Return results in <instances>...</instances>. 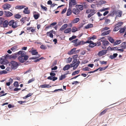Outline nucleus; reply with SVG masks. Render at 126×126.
<instances>
[{
    "label": "nucleus",
    "instance_id": "nucleus-47",
    "mask_svg": "<svg viewBox=\"0 0 126 126\" xmlns=\"http://www.w3.org/2000/svg\"><path fill=\"white\" fill-rule=\"evenodd\" d=\"M96 13V12H92L91 13L89 14H88V15L87 17L88 18H90L94 14Z\"/></svg>",
    "mask_w": 126,
    "mask_h": 126
},
{
    "label": "nucleus",
    "instance_id": "nucleus-16",
    "mask_svg": "<svg viewBox=\"0 0 126 126\" xmlns=\"http://www.w3.org/2000/svg\"><path fill=\"white\" fill-rule=\"evenodd\" d=\"M68 25L67 24H65L62 26L60 28L59 31H63V30L65 29L67 27Z\"/></svg>",
    "mask_w": 126,
    "mask_h": 126
},
{
    "label": "nucleus",
    "instance_id": "nucleus-17",
    "mask_svg": "<svg viewBox=\"0 0 126 126\" xmlns=\"http://www.w3.org/2000/svg\"><path fill=\"white\" fill-rule=\"evenodd\" d=\"M3 26H1V27H3V28H6L8 27V24L9 25L8 22L7 20H5L4 22H3Z\"/></svg>",
    "mask_w": 126,
    "mask_h": 126
},
{
    "label": "nucleus",
    "instance_id": "nucleus-31",
    "mask_svg": "<svg viewBox=\"0 0 126 126\" xmlns=\"http://www.w3.org/2000/svg\"><path fill=\"white\" fill-rule=\"evenodd\" d=\"M78 40V39H76L74 40L71 41V43H73L75 44L74 45V46L76 47H77V44H78L77 41Z\"/></svg>",
    "mask_w": 126,
    "mask_h": 126
},
{
    "label": "nucleus",
    "instance_id": "nucleus-44",
    "mask_svg": "<svg viewBox=\"0 0 126 126\" xmlns=\"http://www.w3.org/2000/svg\"><path fill=\"white\" fill-rule=\"evenodd\" d=\"M109 9L110 8L109 7H107L105 8H103L102 9L100 10L99 11L101 12H103L105 11L109 10Z\"/></svg>",
    "mask_w": 126,
    "mask_h": 126
},
{
    "label": "nucleus",
    "instance_id": "nucleus-43",
    "mask_svg": "<svg viewBox=\"0 0 126 126\" xmlns=\"http://www.w3.org/2000/svg\"><path fill=\"white\" fill-rule=\"evenodd\" d=\"M8 73L5 70H3L0 71V75H1L2 74H7Z\"/></svg>",
    "mask_w": 126,
    "mask_h": 126
},
{
    "label": "nucleus",
    "instance_id": "nucleus-53",
    "mask_svg": "<svg viewBox=\"0 0 126 126\" xmlns=\"http://www.w3.org/2000/svg\"><path fill=\"white\" fill-rule=\"evenodd\" d=\"M110 20L109 19H107L105 20L104 24H108L109 23H110Z\"/></svg>",
    "mask_w": 126,
    "mask_h": 126
},
{
    "label": "nucleus",
    "instance_id": "nucleus-35",
    "mask_svg": "<svg viewBox=\"0 0 126 126\" xmlns=\"http://www.w3.org/2000/svg\"><path fill=\"white\" fill-rule=\"evenodd\" d=\"M78 31L77 28L75 27H73L71 29V31L73 33H75Z\"/></svg>",
    "mask_w": 126,
    "mask_h": 126
},
{
    "label": "nucleus",
    "instance_id": "nucleus-12",
    "mask_svg": "<svg viewBox=\"0 0 126 126\" xmlns=\"http://www.w3.org/2000/svg\"><path fill=\"white\" fill-rule=\"evenodd\" d=\"M72 11V12L75 15H78L80 12V10L78 8H73Z\"/></svg>",
    "mask_w": 126,
    "mask_h": 126
},
{
    "label": "nucleus",
    "instance_id": "nucleus-13",
    "mask_svg": "<svg viewBox=\"0 0 126 126\" xmlns=\"http://www.w3.org/2000/svg\"><path fill=\"white\" fill-rule=\"evenodd\" d=\"M78 54L74 55L72 56V58L73 59V60L72 62V63H76L78 59L77 58L78 57Z\"/></svg>",
    "mask_w": 126,
    "mask_h": 126
},
{
    "label": "nucleus",
    "instance_id": "nucleus-26",
    "mask_svg": "<svg viewBox=\"0 0 126 126\" xmlns=\"http://www.w3.org/2000/svg\"><path fill=\"white\" fill-rule=\"evenodd\" d=\"M122 42V41L120 40H116L115 42H114L113 45L114 46L118 45L120 44Z\"/></svg>",
    "mask_w": 126,
    "mask_h": 126
},
{
    "label": "nucleus",
    "instance_id": "nucleus-30",
    "mask_svg": "<svg viewBox=\"0 0 126 126\" xmlns=\"http://www.w3.org/2000/svg\"><path fill=\"white\" fill-rule=\"evenodd\" d=\"M108 39L109 42L111 43H114V39L111 36H108Z\"/></svg>",
    "mask_w": 126,
    "mask_h": 126
},
{
    "label": "nucleus",
    "instance_id": "nucleus-27",
    "mask_svg": "<svg viewBox=\"0 0 126 126\" xmlns=\"http://www.w3.org/2000/svg\"><path fill=\"white\" fill-rule=\"evenodd\" d=\"M71 28H68L66 29L64 31V33H69L71 34L70 32L71 31Z\"/></svg>",
    "mask_w": 126,
    "mask_h": 126
},
{
    "label": "nucleus",
    "instance_id": "nucleus-7",
    "mask_svg": "<svg viewBox=\"0 0 126 126\" xmlns=\"http://www.w3.org/2000/svg\"><path fill=\"white\" fill-rule=\"evenodd\" d=\"M57 71H51V72L50 73V76H48L47 78V79H51L52 77L55 76L56 75V74L54 72H56Z\"/></svg>",
    "mask_w": 126,
    "mask_h": 126
},
{
    "label": "nucleus",
    "instance_id": "nucleus-37",
    "mask_svg": "<svg viewBox=\"0 0 126 126\" xmlns=\"http://www.w3.org/2000/svg\"><path fill=\"white\" fill-rule=\"evenodd\" d=\"M108 109H105L103 110L101 112L100 114H99V116H101L104 114H105L106 112V111Z\"/></svg>",
    "mask_w": 126,
    "mask_h": 126
},
{
    "label": "nucleus",
    "instance_id": "nucleus-59",
    "mask_svg": "<svg viewBox=\"0 0 126 126\" xmlns=\"http://www.w3.org/2000/svg\"><path fill=\"white\" fill-rule=\"evenodd\" d=\"M123 44L122 45L123 46V49H126V42H124L122 43Z\"/></svg>",
    "mask_w": 126,
    "mask_h": 126
},
{
    "label": "nucleus",
    "instance_id": "nucleus-1",
    "mask_svg": "<svg viewBox=\"0 0 126 126\" xmlns=\"http://www.w3.org/2000/svg\"><path fill=\"white\" fill-rule=\"evenodd\" d=\"M26 52L22 50H20L18 52L12 54L13 59H16L18 56L20 55L17 58V59L19 63H24L29 58V56L26 54Z\"/></svg>",
    "mask_w": 126,
    "mask_h": 126
},
{
    "label": "nucleus",
    "instance_id": "nucleus-41",
    "mask_svg": "<svg viewBox=\"0 0 126 126\" xmlns=\"http://www.w3.org/2000/svg\"><path fill=\"white\" fill-rule=\"evenodd\" d=\"M66 76L64 75V74L63 75H62L59 78V80H62L64 79H65Z\"/></svg>",
    "mask_w": 126,
    "mask_h": 126
},
{
    "label": "nucleus",
    "instance_id": "nucleus-21",
    "mask_svg": "<svg viewBox=\"0 0 126 126\" xmlns=\"http://www.w3.org/2000/svg\"><path fill=\"white\" fill-rule=\"evenodd\" d=\"M72 8L69 7V8L67 10L66 13V16H70L72 14V11L71 10Z\"/></svg>",
    "mask_w": 126,
    "mask_h": 126
},
{
    "label": "nucleus",
    "instance_id": "nucleus-23",
    "mask_svg": "<svg viewBox=\"0 0 126 126\" xmlns=\"http://www.w3.org/2000/svg\"><path fill=\"white\" fill-rule=\"evenodd\" d=\"M118 54L117 53H113V55H110L109 57V58L111 59H113L115 58L118 56Z\"/></svg>",
    "mask_w": 126,
    "mask_h": 126
},
{
    "label": "nucleus",
    "instance_id": "nucleus-58",
    "mask_svg": "<svg viewBox=\"0 0 126 126\" xmlns=\"http://www.w3.org/2000/svg\"><path fill=\"white\" fill-rule=\"evenodd\" d=\"M119 12H118L119 15H117L119 17H121L122 16V12L121 11L118 10Z\"/></svg>",
    "mask_w": 126,
    "mask_h": 126
},
{
    "label": "nucleus",
    "instance_id": "nucleus-49",
    "mask_svg": "<svg viewBox=\"0 0 126 126\" xmlns=\"http://www.w3.org/2000/svg\"><path fill=\"white\" fill-rule=\"evenodd\" d=\"M123 24V22L121 21H120L118 22L117 24H116L115 26H116L117 25L119 27H121V26Z\"/></svg>",
    "mask_w": 126,
    "mask_h": 126
},
{
    "label": "nucleus",
    "instance_id": "nucleus-42",
    "mask_svg": "<svg viewBox=\"0 0 126 126\" xmlns=\"http://www.w3.org/2000/svg\"><path fill=\"white\" fill-rule=\"evenodd\" d=\"M80 70H76L72 73V76L75 75L76 74H78Z\"/></svg>",
    "mask_w": 126,
    "mask_h": 126
},
{
    "label": "nucleus",
    "instance_id": "nucleus-52",
    "mask_svg": "<svg viewBox=\"0 0 126 126\" xmlns=\"http://www.w3.org/2000/svg\"><path fill=\"white\" fill-rule=\"evenodd\" d=\"M100 63L101 64H106L107 63V62L104 61H100Z\"/></svg>",
    "mask_w": 126,
    "mask_h": 126
},
{
    "label": "nucleus",
    "instance_id": "nucleus-46",
    "mask_svg": "<svg viewBox=\"0 0 126 126\" xmlns=\"http://www.w3.org/2000/svg\"><path fill=\"white\" fill-rule=\"evenodd\" d=\"M91 69L88 67H86L82 69V70L84 71H89Z\"/></svg>",
    "mask_w": 126,
    "mask_h": 126
},
{
    "label": "nucleus",
    "instance_id": "nucleus-19",
    "mask_svg": "<svg viewBox=\"0 0 126 126\" xmlns=\"http://www.w3.org/2000/svg\"><path fill=\"white\" fill-rule=\"evenodd\" d=\"M40 87L42 88H49L51 87V86H50L48 84H44L41 85L40 86Z\"/></svg>",
    "mask_w": 126,
    "mask_h": 126
},
{
    "label": "nucleus",
    "instance_id": "nucleus-36",
    "mask_svg": "<svg viewBox=\"0 0 126 126\" xmlns=\"http://www.w3.org/2000/svg\"><path fill=\"white\" fill-rule=\"evenodd\" d=\"M69 66L68 64L65 65L63 67V69L64 71H65L66 70H68L69 69Z\"/></svg>",
    "mask_w": 126,
    "mask_h": 126
},
{
    "label": "nucleus",
    "instance_id": "nucleus-18",
    "mask_svg": "<svg viewBox=\"0 0 126 126\" xmlns=\"http://www.w3.org/2000/svg\"><path fill=\"white\" fill-rule=\"evenodd\" d=\"M28 8L27 7L24 8V10L23 11V12L25 14H29L30 13V10H28Z\"/></svg>",
    "mask_w": 126,
    "mask_h": 126
},
{
    "label": "nucleus",
    "instance_id": "nucleus-51",
    "mask_svg": "<svg viewBox=\"0 0 126 126\" xmlns=\"http://www.w3.org/2000/svg\"><path fill=\"white\" fill-rule=\"evenodd\" d=\"M67 61H66V63H70L72 61V58L69 57L67 58Z\"/></svg>",
    "mask_w": 126,
    "mask_h": 126
},
{
    "label": "nucleus",
    "instance_id": "nucleus-6",
    "mask_svg": "<svg viewBox=\"0 0 126 126\" xmlns=\"http://www.w3.org/2000/svg\"><path fill=\"white\" fill-rule=\"evenodd\" d=\"M107 53V50L105 49L103 50L99 51L97 55L100 57L106 54Z\"/></svg>",
    "mask_w": 126,
    "mask_h": 126
},
{
    "label": "nucleus",
    "instance_id": "nucleus-8",
    "mask_svg": "<svg viewBox=\"0 0 126 126\" xmlns=\"http://www.w3.org/2000/svg\"><path fill=\"white\" fill-rule=\"evenodd\" d=\"M4 14L6 17H10L13 15V14L10 11H4Z\"/></svg>",
    "mask_w": 126,
    "mask_h": 126
},
{
    "label": "nucleus",
    "instance_id": "nucleus-4",
    "mask_svg": "<svg viewBox=\"0 0 126 126\" xmlns=\"http://www.w3.org/2000/svg\"><path fill=\"white\" fill-rule=\"evenodd\" d=\"M0 63L1 64H3L4 65H6L9 62L6 58H4L3 59L2 58H0Z\"/></svg>",
    "mask_w": 126,
    "mask_h": 126
},
{
    "label": "nucleus",
    "instance_id": "nucleus-34",
    "mask_svg": "<svg viewBox=\"0 0 126 126\" xmlns=\"http://www.w3.org/2000/svg\"><path fill=\"white\" fill-rule=\"evenodd\" d=\"M96 37L95 35H93L92 36L88 37L87 39L88 40H94V39H96Z\"/></svg>",
    "mask_w": 126,
    "mask_h": 126
},
{
    "label": "nucleus",
    "instance_id": "nucleus-24",
    "mask_svg": "<svg viewBox=\"0 0 126 126\" xmlns=\"http://www.w3.org/2000/svg\"><path fill=\"white\" fill-rule=\"evenodd\" d=\"M111 30H107L106 31H105L102 33L101 35L102 36H104L107 35L108 34H109Z\"/></svg>",
    "mask_w": 126,
    "mask_h": 126
},
{
    "label": "nucleus",
    "instance_id": "nucleus-2",
    "mask_svg": "<svg viewBox=\"0 0 126 126\" xmlns=\"http://www.w3.org/2000/svg\"><path fill=\"white\" fill-rule=\"evenodd\" d=\"M20 63L17 62L15 61H11L10 63L11 64V68L12 69H16L20 65Z\"/></svg>",
    "mask_w": 126,
    "mask_h": 126
},
{
    "label": "nucleus",
    "instance_id": "nucleus-22",
    "mask_svg": "<svg viewBox=\"0 0 126 126\" xmlns=\"http://www.w3.org/2000/svg\"><path fill=\"white\" fill-rule=\"evenodd\" d=\"M26 6L24 5H17L15 7L16 9L18 10H21L25 8Z\"/></svg>",
    "mask_w": 126,
    "mask_h": 126
},
{
    "label": "nucleus",
    "instance_id": "nucleus-20",
    "mask_svg": "<svg viewBox=\"0 0 126 126\" xmlns=\"http://www.w3.org/2000/svg\"><path fill=\"white\" fill-rule=\"evenodd\" d=\"M96 45L97 44L96 43H94L92 41L91 43L89 45L88 47H90L93 48L96 46Z\"/></svg>",
    "mask_w": 126,
    "mask_h": 126
},
{
    "label": "nucleus",
    "instance_id": "nucleus-5",
    "mask_svg": "<svg viewBox=\"0 0 126 126\" xmlns=\"http://www.w3.org/2000/svg\"><path fill=\"white\" fill-rule=\"evenodd\" d=\"M77 1L76 0H69V7L72 8L73 6L76 5Z\"/></svg>",
    "mask_w": 126,
    "mask_h": 126
},
{
    "label": "nucleus",
    "instance_id": "nucleus-33",
    "mask_svg": "<svg viewBox=\"0 0 126 126\" xmlns=\"http://www.w3.org/2000/svg\"><path fill=\"white\" fill-rule=\"evenodd\" d=\"M126 26H124L123 28H121L119 31L120 33H124L126 30Z\"/></svg>",
    "mask_w": 126,
    "mask_h": 126
},
{
    "label": "nucleus",
    "instance_id": "nucleus-38",
    "mask_svg": "<svg viewBox=\"0 0 126 126\" xmlns=\"http://www.w3.org/2000/svg\"><path fill=\"white\" fill-rule=\"evenodd\" d=\"M84 45V41L83 40H81L78 42L77 44V47L81 45Z\"/></svg>",
    "mask_w": 126,
    "mask_h": 126
},
{
    "label": "nucleus",
    "instance_id": "nucleus-29",
    "mask_svg": "<svg viewBox=\"0 0 126 126\" xmlns=\"http://www.w3.org/2000/svg\"><path fill=\"white\" fill-rule=\"evenodd\" d=\"M93 24L90 23L85 26L84 28L85 29H87L92 27H93Z\"/></svg>",
    "mask_w": 126,
    "mask_h": 126
},
{
    "label": "nucleus",
    "instance_id": "nucleus-64",
    "mask_svg": "<svg viewBox=\"0 0 126 126\" xmlns=\"http://www.w3.org/2000/svg\"><path fill=\"white\" fill-rule=\"evenodd\" d=\"M67 10V8L66 7L64 9H63L61 12V14H63L65 13Z\"/></svg>",
    "mask_w": 126,
    "mask_h": 126
},
{
    "label": "nucleus",
    "instance_id": "nucleus-61",
    "mask_svg": "<svg viewBox=\"0 0 126 126\" xmlns=\"http://www.w3.org/2000/svg\"><path fill=\"white\" fill-rule=\"evenodd\" d=\"M58 68V67L57 66H54L53 67H52L51 68V71L55 70H56Z\"/></svg>",
    "mask_w": 126,
    "mask_h": 126
},
{
    "label": "nucleus",
    "instance_id": "nucleus-57",
    "mask_svg": "<svg viewBox=\"0 0 126 126\" xmlns=\"http://www.w3.org/2000/svg\"><path fill=\"white\" fill-rule=\"evenodd\" d=\"M40 48L43 49H47V48L46 46H44V45H41L40 47Z\"/></svg>",
    "mask_w": 126,
    "mask_h": 126
},
{
    "label": "nucleus",
    "instance_id": "nucleus-62",
    "mask_svg": "<svg viewBox=\"0 0 126 126\" xmlns=\"http://www.w3.org/2000/svg\"><path fill=\"white\" fill-rule=\"evenodd\" d=\"M57 61L56 60H55L54 61L53 63L51 66V67H52L55 65H56L57 64Z\"/></svg>",
    "mask_w": 126,
    "mask_h": 126
},
{
    "label": "nucleus",
    "instance_id": "nucleus-11",
    "mask_svg": "<svg viewBox=\"0 0 126 126\" xmlns=\"http://www.w3.org/2000/svg\"><path fill=\"white\" fill-rule=\"evenodd\" d=\"M29 52L31 53L32 55H37L38 52L37 51L36 49H34L33 48H32L31 50L29 51Z\"/></svg>",
    "mask_w": 126,
    "mask_h": 126
},
{
    "label": "nucleus",
    "instance_id": "nucleus-63",
    "mask_svg": "<svg viewBox=\"0 0 126 126\" xmlns=\"http://www.w3.org/2000/svg\"><path fill=\"white\" fill-rule=\"evenodd\" d=\"M92 41L91 40H88L87 41H86L85 42L84 41V44H90V43H91L92 42Z\"/></svg>",
    "mask_w": 126,
    "mask_h": 126
},
{
    "label": "nucleus",
    "instance_id": "nucleus-54",
    "mask_svg": "<svg viewBox=\"0 0 126 126\" xmlns=\"http://www.w3.org/2000/svg\"><path fill=\"white\" fill-rule=\"evenodd\" d=\"M63 90L62 89H56L54 90L53 91L50 92H57L58 91H63Z\"/></svg>",
    "mask_w": 126,
    "mask_h": 126
},
{
    "label": "nucleus",
    "instance_id": "nucleus-25",
    "mask_svg": "<svg viewBox=\"0 0 126 126\" xmlns=\"http://www.w3.org/2000/svg\"><path fill=\"white\" fill-rule=\"evenodd\" d=\"M76 8H79V9L80 11H82L83 9V5H81L77 4L76 6Z\"/></svg>",
    "mask_w": 126,
    "mask_h": 126
},
{
    "label": "nucleus",
    "instance_id": "nucleus-55",
    "mask_svg": "<svg viewBox=\"0 0 126 126\" xmlns=\"http://www.w3.org/2000/svg\"><path fill=\"white\" fill-rule=\"evenodd\" d=\"M58 79V78L57 77H56L55 76L54 77H52L51 79H50L49 80H52L53 81H54L55 80H57Z\"/></svg>",
    "mask_w": 126,
    "mask_h": 126
},
{
    "label": "nucleus",
    "instance_id": "nucleus-9",
    "mask_svg": "<svg viewBox=\"0 0 126 126\" xmlns=\"http://www.w3.org/2000/svg\"><path fill=\"white\" fill-rule=\"evenodd\" d=\"M33 14V16L35 20L37 19L40 17V14L36 11H34Z\"/></svg>",
    "mask_w": 126,
    "mask_h": 126
},
{
    "label": "nucleus",
    "instance_id": "nucleus-10",
    "mask_svg": "<svg viewBox=\"0 0 126 126\" xmlns=\"http://www.w3.org/2000/svg\"><path fill=\"white\" fill-rule=\"evenodd\" d=\"M11 7V5L8 3H6L2 6V8L4 10L9 9Z\"/></svg>",
    "mask_w": 126,
    "mask_h": 126
},
{
    "label": "nucleus",
    "instance_id": "nucleus-39",
    "mask_svg": "<svg viewBox=\"0 0 126 126\" xmlns=\"http://www.w3.org/2000/svg\"><path fill=\"white\" fill-rule=\"evenodd\" d=\"M21 17V15L18 14H16L14 16L15 18L17 19H19Z\"/></svg>",
    "mask_w": 126,
    "mask_h": 126
},
{
    "label": "nucleus",
    "instance_id": "nucleus-50",
    "mask_svg": "<svg viewBox=\"0 0 126 126\" xmlns=\"http://www.w3.org/2000/svg\"><path fill=\"white\" fill-rule=\"evenodd\" d=\"M120 29L119 27L118 26L115 27L113 29L114 32H116L118 31Z\"/></svg>",
    "mask_w": 126,
    "mask_h": 126
},
{
    "label": "nucleus",
    "instance_id": "nucleus-32",
    "mask_svg": "<svg viewBox=\"0 0 126 126\" xmlns=\"http://www.w3.org/2000/svg\"><path fill=\"white\" fill-rule=\"evenodd\" d=\"M80 20V19L79 18H76L72 20L71 22L72 23L74 24L77 23Z\"/></svg>",
    "mask_w": 126,
    "mask_h": 126
},
{
    "label": "nucleus",
    "instance_id": "nucleus-3",
    "mask_svg": "<svg viewBox=\"0 0 126 126\" xmlns=\"http://www.w3.org/2000/svg\"><path fill=\"white\" fill-rule=\"evenodd\" d=\"M17 22H15L14 20H12L8 22L9 25L10 26H12V27L14 29L17 27L18 26L16 25Z\"/></svg>",
    "mask_w": 126,
    "mask_h": 126
},
{
    "label": "nucleus",
    "instance_id": "nucleus-45",
    "mask_svg": "<svg viewBox=\"0 0 126 126\" xmlns=\"http://www.w3.org/2000/svg\"><path fill=\"white\" fill-rule=\"evenodd\" d=\"M77 36L75 35H73L71 37L69 38V40L70 41H72L73 40L76 38H77Z\"/></svg>",
    "mask_w": 126,
    "mask_h": 126
},
{
    "label": "nucleus",
    "instance_id": "nucleus-28",
    "mask_svg": "<svg viewBox=\"0 0 126 126\" xmlns=\"http://www.w3.org/2000/svg\"><path fill=\"white\" fill-rule=\"evenodd\" d=\"M106 3V1L105 0H100L98 2L97 4H96V5H102L103 4H104Z\"/></svg>",
    "mask_w": 126,
    "mask_h": 126
},
{
    "label": "nucleus",
    "instance_id": "nucleus-48",
    "mask_svg": "<svg viewBox=\"0 0 126 126\" xmlns=\"http://www.w3.org/2000/svg\"><path fill=\"white\" fill-rule=\"evenodd\" d=\"M14 86L16 87H18L19 86L18 82V81H16L13 84Z\"/></svg>",
    "mask_w": 126,
    "mask_h": 126
},
{
    "label": "nucleus",
    "instance_id": "nucleus-60",
    "mask_svg": "<svg viewBox=\"0 0 126 126\" xmlns=\"http://www.w3.org/2000/svg\"><path fill=\"white\" fill-rule=\"evenodd\" d=\"M3 20L4 19L3 18L0 17V26L2 24Z\"/></svg>",
    "mask_w": 126,
    "mask_h": 126
},
{
    "label": "nucleus",
    "instance_id": "nucleus-40",
    "mask_svg": "<svg viewBox=\"0 0 126 126\" xmlns=\"http://www.w3.org/2000/svg\"><path fill=\"white\" fill-rule=\"evenodd\" d=\"M40 6L41 7V9L43 11H47V8L46 7L44 6L42 4H41Z\"/></svg>",
    "mask_w": 126,
    "mask_h": 126
},
{
    "label": "nucleus",
    "instance_id": "nucleus-15",
    "mask_svg": "<svg viewBox=\"0 0 126 126\" xmlns=\"http://www.w3.org/2000/svg\"><path fill=\"white\" fill-rule=\"evenodd\" d=\"M76 48H74L72 49L70 51H69L67 54L69 55L73 54L75 53Z\"/></svg>",
    "mask_w": 126,
    "mask_h": 126
},
{
    "label": "nucleus",
    "instance_id": "nucleus-14",
    "mask_svg": "<svg viewBox=\"0 0 126 126\" xmlns=\"http://www.w3.org/2000/svg\"><path fill=\"white\" fill-rule=\"evenodd\" d=\"M101 42L102 43V44L104 46H106L110 44L108 41L105 40H101Z\"/></svg>",
    "mask_w": 126,
    "mask_h": 126
},
{
    "label": "nucleus",
    "instance_id": "nucleus-56",
    "mask_svg": "<svg viewBox=\"0 0 126 126\" xmlns=\"http://www.w3.org/2000/svg\"><path fill=\"white\" fill-rule=\"evenodd\" d=\"M26 102H27V101H26V100H25L24 101H18L17 102L18 103H19L20 104H22L23 103H26Z\"/></svg>",
    "mask_w": 126,
    "mask_h": 126
}]
</instances>
